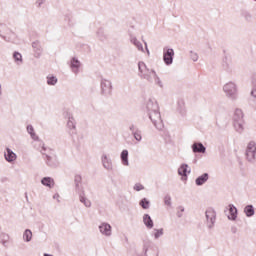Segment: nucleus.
<instances>
[{
    "instance_id": "f257e3e1",
    "label": "nucleus",
    "mask_w": 256,
    "mask_h": 256,
    "mask_svg": "<svg viewBox=\"0 0 256 256\" xmlns=\"http://www.w3.org/2000/svg\"><path fill=\"white\" fill-rule=\"evenodd\" d=\"M138 77H140V79H145L146 81H148V83H153L154 80L156 85H159V87H163V82H161V79L157 75V72H155V70L153 69L144 71L143 73L138 72Z\"/></svg>"
},
{
    "instance_id": "f03ea898",
    "label": "nucleus",
    "mask_w": 256,
    "mask_h": 256,
    "mask_svg": "<svg viewBox=\"0 0 256 256\" xmlns=\"http://www.w3.org/2000/svg\"><path fill=\"white\" fill-rule=\"evenodd\" d=\"M233 125L237 133H243V131H245V127H243V125H245V120L243 119V110L239 108L235 110L233 116Z\"/></svg>"
},
{
    "instance_id": "7ed1b4c3",
    "label": "nucleus",
    "mask_w": 256,
    "mask_h": 256,
    "mask_svg": "<svg viewBox=\"0 0 256 256\" xmlns=\"http://www.w3.org/2000/svg\"><path fill=\"white\" fill-rule=\"evenodd\" d=\"M148 117L150 119V121H152L154 127H156V129H158L159 131H161V129H163L164 125H163V119H161V112H159V109L153 112H150L148 114Z\"/></svg>"
},
{
    "instance_id": "20e7f679",
    "label": "nucleus",
    "mask_w": 256,
    "mask_h": 256,
    "mask_svg": "<svg viewBox=\"0 0 256 256\" xmlns=\"http://www.w3.org/2000/svg\"><path fill=\"white\" fill-rule=\"evenodd\" d=\"M101 87V95H104V97H109L113 93V84H111V81L102 78L100 82Z\"/></svg>"
},
{
    "instance_id": "39448f33",
    "label": "nucleus",
    "mask_w": 256,
    "mask_h": 256,
    "mask_svg": "<svg viewBox=\"0 0 256 256\" xmlns=\"http://www.w3.org/2000/svg\"><path fill=\"white\" fill-rule=\"evenodd\" d=\"M223 91L224 93H226L229 99H233V100L237 99V85L235 83L229 82L225 84L223 87Z\"/></svg>"
},
{
    "instance_id": "423d86ee",
    "label": "nucleus",
    "mask_w": 256,
    "mask_h": 256,
    "mask_svg": "<svg viewBox=\"0 0 256 256\" xmlns=\"http://www.w3.org/2000/svg\"><path fill=\"white\" fill-rule=\"evenodd\" d=\"M246 159L249 163H255V155H256V143L255 141H250L246 148Z\"/></svg>"
},
{
    "instance_id": "0eeeda50",
    "label": "nucleus",
    "mask_w": 256,
    "mask_h": 256,
    "mask_svg": "<svg viewBox=\"0 0 256 256\" xmlns=\"http://www.w3.org/2000/svg\"><path fill=\"white\" fill-rule=\"evenodd\" d=\"M205 217L208 229H213V227H215V221L217 220V212H215V209L208 208L205 212Z\"/></svg>"
},
{
    "instance_id": "6e6552de",
    "label": "nucleus",
    "mask_w": 256,
    "mask_h": 256,
    "mask_svg": "<svg viewBox=\"0 0 256 256\" xmlns=\"http://www.w3.org/2000/svg\"><path fill=\"white\" fill-rule=\"evenodd\" d=\"M175 57V50L173 48L164 47L163 49V61L165 65H173V59Z\"/></svg>"
},
{
    "instance_id": "1a4fd4ad",
    "label": "nucleus",
    "mask_w": 256,
    "mask_h": 256,
    "mask_svg": "<svg viewBox=\"0 0 256 256\" xmlns=\"http://www.w3.org/2000/svg\"><path fill=\"white\" fill-rule=\"evenodd\" d=\"M41 153L48 167H51L52 169H57V167H59V160L57 159V156L45 154L43 151H41Z\"/></svg>"
},
{
    "instance_id": "9d476101",
    "label": "nucleus",
    "mask_w": 256,
    "mask_h": 256,
    "mask_svg": "<svg viewBox=\"0 0 256 256\" xmlns=\"http://www.w3.org/2000/svg\"><path fill=\"white\" fill-rule=\"evenodd\" d=\"M64 117L68 119L67 127L71 130L70 135H75V133H77V126L73 114L70 112H64Z\"/></svg>"
},
{
    "instance_id": "9b49d317",
    "label": "nucleus",
    "mask_w": 256,
    "mask_h": 256,
    "mask_svg": "<svg viewBox=\"0 0 256 256\" xmlns=\"http://www.w3.org/2000/svg\"><path fill=\"white\" fill-rule=\"evenodd\" d=\"M224 213L227 215L229 221H237L238 210L235 205L229 204L228 207L225 208Z\"/></svg>"
},
{
    "instance_id": "f8f14e48",
    "label": "nucleus",
    "mask_w": 256,
    "mask_h": 256,
    "mask_svg": "<svg viewBox=\"0 0 256 256\" xmlns=\"http://www.w3.org/2000/svg\"><path fill=\"white\" fill-rule=\"evenodd\" d=\"M146 111L149 113H153V111H159V104L155 101V99H149L146 103Z\"/></svg>"
},
{
    "instance_id": "ddd939ff",
    "label": "nucleus",
    "mask_w": 256,
    "mask_h": 256,
    "mask_svg": "<svg viewBox=\"0 0 256 256\" xmlns=\"http://www.w3.org/2000/svg\"><path fill=\"white\" fill-rule=\"evenodd\" d=\"M32 48L34 50V57H36V59H39V57H41V54L43 53L41 42H39L38 40L34 41L32 43Z\"/></svg>"
},
{
    "instance_id": "4468645a",
    "label": "nucleus",
    "mask_w": 256,
    "mask_h": 256,
    "mask_svg": "<svg viewBox=\"0 0 256 256\" xmlns=\"http://www.w3.org/2000/svg\"><path fill=\"white\" fill-rule=\"evenodd\" d=\"M208 181L209 173L206 172L195 179V185H197V187H202V185H205Z\"/></svg>"
},
{
    "instance_id": "2eb2a0df",
    "label": "nucleus",
    "mask_w": 256,
    "mask_h": 256,
    "mask_svg": "<svg viewBox=\"0 0 256 256\" xmlns=\"http://www.w3.org/2000/svg\"><path fill=\"white\" fill-rule=\"evenodd\" d=\"M193 153H206L207 148L201 142H194L191 146Z\"/></svg>"
},
{
    "instance_id": "dca6fc26",
    "label": "nucleus",
    "mask_w": 256,
    "mask_h": 256,
    "mask_svg": "<svg viewBox=\"0 0 256 256\" xmlns=\"http://www.w3.org/2000/svg\"><path fill=\"white\" fill-rule=\"evenodd\" d=\"M111 229L112 227L109 223L104 222L99 226L100 233L106 237H111Z\"/></svg>"
},
{
    "instance_id": "f3484780",
    "label": "nucleus",
    "mask_w": 256,
    "mask_h": 256,
    "mask_svg": "<svg viewBox=\"0 0 256 256\" xmlns=\"http://www.w3.org/2000/svg\"><path fill=\"white\" fill-rule=\"evenodd\" d=\"M102 165L104 169H107V171H111L113 169V162L106 154L102 155Z\"/></svg>"
},
{
    "instance_id": "a211bd4d",
    "label": "nucleus",
    "mask_w": 256,
    "mask_h": 256,
    "mask_svg": "<svg viewBox=\"0 0 256 256\" xmlns=\"http://www.w3.org/2000/svg\"><path fill=\"white\" fill-rule=\"evenodd\" d=\"M81 67V62L76 57H73L70 61V68L72 69L73 73H79V68Z\"/></svg>"
},
{
    "instance_id": "6ab92c4d",
    "label": "nucleus",
    "mask_w": 256,
    "mask_h": 256,
    "mask_svg": "<svg viewBox=\"0 0 256 256\" xmlns=\"http://www.w3.org/2000/svg\"><path fill=\"white\" fill-rule=\"evenodd\" d=\"M143 223H144L146 229H153V227H155V223L153 222V219L151 218V215H149V214H144Z\"/></svg>"
},
{
    "instance_id": "aec40b11",
    "label": "nucleus",
    "mask_w": 256,
    "mask_h": 256,
    "mask_svg": "<svg viewBox=\"0 0 256 256\" xmlns=\"http://www.w3.org/2000/svg\"><path fill=\"white\" fill-rule=\"evenodd\" d=\"M7 153L4 155L6 161L8 163H13V161H15V159H17V154H15L13 152V150H11L10 148L6 149Z\"/></svg>"
},
{
    "instance_id": "412c9836",
    "label": "nucleus",
    "mask_w": 256,
    "mask_h": 256,
    "mask_svg": "<svg viewBox=\"0 0 256 256\" xmlns=\"http://www.w3.org/2000/svg\"><path fill=\"white\" fill-rule=\"evenodd\" d=\"M188 169L189 165L185 163L180 165V167L178 168V175H180V177H187V174L191 173V170Z\"/></svg>"
},
{
    "instance_id": "4be33fe9",
    "label": "nucleus",
    "mask_w": 256,
    "mask_h": 256,
    "mask_svg": "<svg viewBox=\"0 0 256 256\" xmlns=\"http://www.w3.org/2000/svg\"><path fill=\"white\" fill-rule=\"evenodd\" d=\"M41 183L44 185V187H49V189H53V187H55V180H53L51 177L42 178Z\"/></svg>"
},
{
    "instance_id": "5701e85b",
    "label": "nucleus",
    "mask_w": 256,
    "mask_h": 256,
    "mask_svg": "<svg viewBox=\"0 0 256 256\" xmlns=\"http://www.w3.org/2000/svg\"><path fill=\"white\" fill-rule=\"evenodd\" d=\"M120 159H121L122 165L129 167V151L128 150H123L121 152Z\"/></svg>"
},
{
    "instance_id": "b1692460",
    "label": "nucleus",
    "mask_w": 256,
    "mask_h": 256,
    "mask_svg": "<svg viewBox=\"0 0 256 256\" xmlns=\"http://www.w3.org/2000/svg\"><path fill=\"white\" fill-rule=\"evenodd\" d=\"M130 41L132 45H134L138 49V51L145 53V49H143V44L139 40H137V37H131Z\"/></svg>"
},
{
    "instance_id": "393cba45",
    "label": "nucleus",
    "mask_w": 256,
    "mask_h": 256,
    "mask_svg": "<svg viewBox=\"0 0 256 256\" xmlns=\"http://www.w3.org/2000/svg\"><path fill=\"white\" fill-rule=\"evenodd\" d=\"M80 203H83L85 207H91V201L85 197V191L79 193Z\"/></svg>"
},
{
    "instance_id": "a878e982",
    "label": "nucleus",
    "mask_w": 256,
    "mask_h": 256,
    "mask_svg": "<svg viewBox=\"0 0 256 256\" xmlns=\"http://www.w3.org/2000/svg\"><path fill=\"white\" fill-rule=\"evenodd\" d=\"M244 213L246 217H253V215H255V207H253L251 204L246 205L244 208Z\"/></svg>"
},
{
    "instance_id": "bb28decb",
    "label": "nucleus",
    "mask_w": 256,
    "mask_h": 256,
    "mask_svg": "<svg viewBox=\"0 0 256 256\" xmlns=\"http://www.w3.org/2000/svg\"><path fill=\"white\" fill-rule=\"evenodd\" d=\"M97 38L99 39V41H107L108 36L107 34H105V30L103 28H99L96 32Z\"/></svg>"
},
{
    "instance_id": "cd10ccee",
    "label": "nucleus",
    "mask_w": 256,
    "mask_h": 256,
    "mask_svg": "<svg viewBox=\"0 0 256 256\" xmlns=\"http://www.w3.org/2000/svg\"><path fill=\"white\" fill-rule=\"evenodd\" d=\"M27 132L29 133L33 141H39V136H37V134L35 133V128H33V125L27 126Z\"/></svg>"
},
{
    "instance_id": "c85d7f7f",
    "label": "nucleus",
    "mask_w": 256,
    "mask_h": 256,
    "mask_svg": "<svg viewBox=\"0 0 256 256\" xmlns=\"http://www.w3.org/2000/svg\"><path fill=\"white\" fill-rule=\"evenodd\" d=\"M83 178L81 177V175H76L74 178V183H75V189L76 192L79 193L81 191V185L80 183H82Z\"/></svg>"
},
{
    "instance_id": "c756f323",
    "label": "nucleus",
    "mask_w": 256,
    "mask_h": 256,
    "mask_svg": "<svg viewBox=\"0 0 256 256\" xmlns=\"http://www.w3.org/2000/svg\"><path fill=\"white\" fill-rule=\"evenodd\" d=\"M23 239L26 243H29L33 239V232L30 229H26L23 234Z\"/></svg>"
},
{
    "instance_id": "7c9ffc66",
    "label": "nucleus",
    "mask_w": 256,
    "mask_h": 256,
    "mask_svg": "<svg viewBox=\"0 0 256 256\" xmlns=\"http://www.w3.org/2000/svg\"><path fill=\"white\" fill-rule=\"evenodd\" d=\"M139 205L142 207V209H149V207H151V201H149L147 198H142Z\"/></svg>"
},
{
    "instance_id": "2f4dec72",
    "label": "nucleus",
    "mask_w": 256,
    "mask_h": 256,
    "mask_svg": "<svg viewBox=\"0 0 256 256\" xmlns=\"http://www.w3.org/2000/svg\"><path fill=\"white\" fill-rule=\"evenodd\" d=\"M241 16L245 19V21H247L248 23L251 22V20L253 19V15H251V13L247 10H242L241 11Z\"/></svg>"
},
{
    "instance_id": "473e14b6",
    "label": "nucleus",
    "mask_w": 256,
    "mask_h": 256,
    "mask_svg": "<svg viewBox=\"0 0 256 256\" xmlns=\"http://www.w3.org/2000/svg\"><path fill=\"white\" fill-rule=\"evenodd\" d=\"M64 21L68 23V27H74L75 21H73V15L72 14H66L64 17Z\"/></svg>"
},
{
    "instance_id": "72a5a7b5",
    "label": "nucleus",
    "mask_w": 256,
    "mask_h": 256,
    "mask_svg": "<svg viewBox=\"0 0 256 256\" xmlns=\"http://www.w3.org/2000/svg\"><path fill=\"white\" fill-rule=\"evenodd\" d=\"M150 69L147 67V64L145 62L140 61L138 62V72L143 73L144 71H149Z\"/></svg>"
},
{
    "instance_id": "f704fd0d",
    "label": "nucleus",
    "mask_w": 256,
    "mask_h": 256,
    "mask_svg": "<svg viewBox=\"0 0 256 256\" xmlns=\"http://www.w3.org/2000/svg\"><path fill=\"white\" fill-rule=\"evenodd\" d=\"M0 243H2V245L4 247H7V243H9V236H8V234L2 233L0 235Z\"/></svg>"
},
{
    "instance_id": "c9c22d12",
    "label": "nucleus",
    "mask_w": 256,
    "mask_h": 256,
    "mask_svg": "<svg viewBox=\"0 0 256 256\" xmlns=\"http://www.w3.org/2000/svg\"><path fill=\"white\" fill-rule=\"evenodd\" d=\"M13 59H14V61H16V63H23V56L21 55V53H19V52H17V51H15L14 53H13Z\"/></svg>"
},
{
    "instance_id": "e433bc0d",
    "label": "nucleus",
    "mask_w": 256,
    "mask_h": 256,
    "mask_svg": "<svg viewBox=\"0 0 256 256\" xmlns=\"http://www.w3.org/2000/svg\"><path fill=\"white\" fill-rule=\"evenodd\" d=\"M57 77L55 76H47V85H57Z\"/></svg>"
},
{
    "instance_id": "4c0bfd02",
    "label": "nucleus",
    "mask_w": 256,
    "mask_h": 256,
    "mask_svg": "<svg viewBox=\"0 0 256 256\" xmlns=\"http://www.w3.org/2000/svg\"><path fill=\"white\" fill-rule=\"evenodd\" d=\"M154 239H159V237H163L164 230L163 228L160 229H154Z\"/></svg>"
},
{
    "instance_id": "58836bf2",
    "label": "nucleus",
    "mask_w": 256,
    "mask_h": 256,
    "mask_svg": "<svg viewBox=\"0 0 256 256\" xmlns=\"http://www.w3.org/2000/svg\"><path fill=\"white\" fill-rule=\"evenodd\" d=\"M177 217L179 218V219H181V217H183V213H185V207H183V206H178L177 207Z\"/></svg>"
},
{
    "instance_id": "ea45409f",
    "label": "nucleus",
    "mask_w": 256,
    "mask_h": 256,
    "mask_svg": "<svg viewBox=\"0 0 256 256\" xmlns=\"http://www.w3.org/2000/svg\"><path fill=\"white\" fill-rule=\"evenodd\" d=\"M190 59H192V61L196 62L199 61V54H197V52H193V50L190 51Z\"/></svg>"
},
{
    "instance_id": "a19ab883",
    "label": "nucleus",
    "mask_w": 256,
    "mask_h": 256,
    "mask_svg": "<svg viewBox=\"0 0 256 256\" xmlns=\"http://www.w3.org/2000/svg\"><path fill=\"white\" fill-rule=\"evenodd\" d=\"M222 65L226 71L229 69V57L225 56L223 58Z\"/></svg>"
},
{
    "instance_id": "79ce46f5",
    "label": "nucleus",
    "mask_w": 256,
    "mask_h": 256,
    "mask_svg": "<svg viewBox=\"0 0 256 256\" xmlns=\"http://www.w3.org/2000/svg\"><path fill=\"white\" fill-rule=\"evenodd\" d=\"M132 135L136 141H141V139H143V137L141 136V130L133 132Z\"/></svg>"
},
{
    "instance_id": "37998d69",
    "label": "nucleus",
    "mask_w": 256,
    "mask_h": 256,
    "mask_svg": "<svg viewBox=\"0 0 256 256\" xmlns=\"http://www.w3.org/2000/svg\"><path fill=\"white\" fill-rule=\"evenodd\" d=\"M164 203L165 205H167L168 207H171V196L169 194H167L165 197H164Z\"/></svg>"
},
{
    "instance_id": "c03bdc74",
    "label": "nucleus",
    "mask_w": 256,
    "mask_h": 256,
    "mask_svg": "<svg viewBox=\"0 0 256 256\" xmlns=\"http://www.w3.org/2000/svg\"><path fill=\"white\" fill-rule=\"evenodd\" d=\"M149 252V248L147 245H144V256H149L147 253ZM152 256H159V252H152Z\"/></svg>"
},
{
    "instance_id": "a18cd8bd",
    "label": "nucleus",
    "mask_w": 256,
    "mask_h": 256,
    "mask_svg": "<svg viewBox=\"0 0 256 256\" xmlns=\"http://www.w3.org/2000/svg\"><path fill=\"white\" fill-rule=\"evenodd\" d=\"M145 189V186H143L141 183H136L134 185V191H143Z\"/></svg>"
},
{
    "instance_id": "49530a36",
    "label": "nucleus",
    "mask_w": 256,
    "mask_h": 256,
    "mask_svg": "<svg viewBox=\"0 0 256 256\" xmlns=\"http://www.w3.org/2000/svg\"><path fill=\"white\" fill-rule=\"evenodd\" d=\"M129 131H131V133L133 134V133L139 131V127H137L135 124H131L129 126Z\"/></svg>"
},
{
    "instance_id": "de8ad7c7",
    "label": "nucleus",
    "mask_w": 256,
    "mask_h": 256,
    "mask_svg": "<svg viewBox=\"0 0 256 256\" xmlns=\"http://www.w3.org/2000/svg\"><path fill=\"white\" fill-rule=\"evenodd\" d=\"M250 94L252 97H254L256 99V85L253 86Z\"/></svg>"
},
{
    "instance_id": "09e8293b",
    "label": "nucleus",
    "mask_w": 256,
    "mask_h": 256,
    "mask_svg": "<svg viewBox=\"0 0 256 256\" xmlns=\"http://www.w3.org/2000/svg\"><path fill=\"white\" fill-rule=\"evenodd\" d=\"M46 0H36L37 7H41L45 3Z\"/></svg>"
},
{
    "instance_id": "8fccbe9b",
    "label": "nucleus",
    "mask_w": 256,
    "mask_h": 256,
    "mask_svg": "<svg viewBox=\"0 0 256 256\" xmlns=\"http://www.w3.org/2000/svg\"><path fill=\"white\" fill-rule=\"evenodd\" d=\"M231 233H233L234 235H235V233H237V227L236 226L231 227Z\"/></svg>"
},
{
    "instance_id": "3c124183",
    "label": "nucleus",
    "mask_w": 256,
    "mask_h": 256,
    "mask_svg": "<svg viewBox=\"0 0 256 256\" xmlns=\"http://www.w3.org/2000/svg\"><path fill=\"white\" fill-rule=\"evenodd\" d=\"M40 145H42V151H47V147H45V143L40 142Z\"/></svg>"
},
{
    "instance_id": "603ef678",
    "label": "nucleus",
    "mask_w": 256,
    "mask_h": 256,
    "mask_svg": "<svg viewBox=\"0 0 256 256\" xmlns=\"http://www.w3.org/2000/svg\"><path fill=\"white\" fill-rule=\"evenodd\" d=\"M144 45H145V49H146V52L148 53V55L150 54L149 52V48L147 47V42L144 41Z\"/></svg>"
},
{
    "instance_id": "864d4df0",
    "label": "nucleus",
    "mask_w": 256,
    "mask_h": 256,
    "mask_svg": "<svg viewBox=\"0 0 256 256\" xmlns=\"http://www.w3.org/2000/svg\"><path fill=\"white\" fill-rule=\"evenodd\" d=\"M56 197H59V194H57V195H54V199H55Z\"/></svg>"
},
{
    "instance_id": "5fc2aeb1",
    "label": "nucleus",
    "mask_w": 256,
    "mask_h": 256,
    "mask_svg": "<svg viewBox=\"0 0 256 256\" xmlns=\"http://www.w3.org/2000/svg\"><path fill=\"white\" fill-rule=\"evenodd\" d=\"M56 197H59V194H57V195H54V199H55Z\"/></svg>"
},
{
    "instance_id": "6e6d98bb",
    "label": "nucleus",
    "mask_w": 256,
    "mask_h": 256,
    "mask_svg": "<svg viewBox=\"0 0 256 256\" xmlns=\"http://www.w3.org/2000/svg\"><path fill=\"white\" fill-rule=\"evenodd\" d=\"M56 197H59V194H57V195H54V199H55Z\"/></svg>"
},
{
    "instance_id": "4d7b16f0",
    "label": "nucleus",
    "mask_w": 256,
    "mask_h": 256,
    "mask_svg": "<svg viewBox=\"0 0 256 256\" xmlns=\"http://www.w3.org/2000/svg\"><path fill=\"white\" fill-rule=\"evenodd\" d=\"M194 163H197V160H194Z\"/></svg>"
},
{
    "instance_id": "13d9d810",
    "label": "nucleus",
    "mask_w": 256,
    "mask_h": 256,
    "mask_svg": "<svg viewBox=\"0 0 256 256\" xmlns=\"http://www.w3.org/2000/svg\"><path fill=\"white\" fill-rule=\"evenodd\" d=\"M25 195H26V199H27V193H25Z\"/></svg>"
}]
</instances>
